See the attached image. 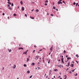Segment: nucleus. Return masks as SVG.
Wrapping results in <instances>:
<instances>
[{
  "mask_svg": "<svg viewBox=\"0 0 79 79\" xmlns=\"http://www.w3.org/2000/svg\"><path fill=\"white\" fill-rule=\"evenodd\" d=\"M50 50L51 52H52V50H53V46H52L51 48H50Z\"/></svg>",
  "mask_w": 79,
  "mask_h": 79,
  "instance_id": "nucleus-1",
  "label": "nucleus"
},
{
  "mask_svg": "<svg viewBox=\"0 0 79 79\" xmlns=\"http://www.w3.org/2000/svg\"><path fill=\"white\" fill-rule=\"evenodd\" d=\"M63 60H64V58H62L61 59V60L62 61V63H63V64H64V61Z\"/></svg>",
  "mask_w": 79,
  "mask_h": 79,
  "instance_id": "nucleus-2",
  "label": "nucleus"
},
{
  "mask_svg": "<svg viewBox=\"0 0 79 79\" xmlns=\"http://www.w3.org/2000/svg\"><path fill=\"white\" fill-rule=\"evenodd\" d=\"M39 58V56H36V58H35V60H38V59Z\"/></svg>",
  "mask_w": 79,
  "mask_h": 79,
  "instance_id": "nucleus-3",
  "label": "nucleus"
},
{
  "mask_svg": "<svg viewBox=\"0 0 79 79\" xmlns=\"http://www.w3.org/2000/svg\"><path fill=\"white\" fill-rule=\"evenodd\" d=\"M57 3H58V4H62L63 3V2L59 1Z\"/></svg>",
  "mask_w": 79,
  "mask_h": 79,
  "instance_id": "nucleus-4",
  "label": "nucleus"
},
{
  "mask_svg": "<svg viewBox=\"0 0 79 79\" xmlns=\"http://www.w3.org/2000/svg\"><path fill=\"white\" fill-rule=\"evenodd\" d=\"M7 50L9 51V52H11V49H8Z\"/></svg>",
  "mask_w": 79,
  "mask_h": 79,
  "instance_id": "nucleus-5",
  "label": "nucleus"
},
{
  "mask_svg": "<svg viewBox=\"0 0 79 79\" xmlns=\"http://www.w3.org/2000/svg\"><path fill=\"white\" fill-rule=\"evenodd\" d=\"M35 65V63H32L31 64V66H34Z\"/></svg>",
  "mask_w": 79,
  "mask_h": 79,
  "instance_id": "nucleus-6",
  "label": "nucleus"
},
{
  "mask_svg": "<svg viewBox=\"0 0 79 79\" xmlns=\"http://www.w3.org/2000/svg\"><path fill=\"white\" fill-rule=\"evenodd\" d=\"M16 67V65H14V66L13 67V69H15V68Z\"/></svg>",
  "mask_w": 79,
  "mask_h": 79,
  "instance_id": "nucleus-7",
  "label": "nucleus"
},
{
  "mask_svg": "<svg viewBox=\"0 0 79 79\" xmlns=\"http://www.w3.org/2000/svg\"><path fill=\"white\" fill-rule=\"evenodd\" d=\"M22 11H24V7H22Z\"/></svg>",
  "mask_w": 79,
  "mask_h": 79,
  "instance_id": "nucleus-8",
  "label": "nucleus"
},
{
  "mask_svg": "<svg viewBox=\"0 0 79 79\" xmlns=\"http://www.w3.org/2000/svg\"><path fill=\"white\" fill-rule=\"evenodd\" d=\"M70 64V63H69V62L68 63V65H66V66H69V64Z\"/></svg>",
  "mask_w": 79,
  "mask_h": 79,
  "instance_id": "nucleus-9",
  "label": "nucleus"
},
{
  "mask_svg": "<svg viewBox=\"0 0 79 79\" xmlns=\"http://www.w3.org/2000/svg\"><path fill=\"white\" fill-rule=\"evenodd\" d=\"M18 49L19 50H21V49H22V50H23L24 48H18Z\"/></svg>",
  "mask_w": 79,
  "mask_h": 79,
  "instance_id": "nucleus-10",
  "label": "nucleus"
},
{
  "mask_svg": "<svg viewBox=\"0 0 79 79\" xmlns=\"http://www.w3.org/2000/svg\"><path fill=\"white\" fill-rule=\"evenodd\" d=\"M29 61V59L28 58H27V62H28Z\"/></svg>",
  "mask_w": 79,
  "mask_h": 79,
  "instance_id": "nucleus-11",
  "label": "nucleus"
},
{
  "mask_svg": "<svg viewBox=\"0 0 79 79\" xmlns=\"http://www.w3.org/2000/svg\"><path fill=\"white\" fill-rule=\"evenodd\" d=\"M30 18H31V19H34V17H30Z\"/></svg>",
  "mask_w": 79,
  "mask_h": 79,
  "instance_id": "nucleus-12",
  "label": "nucleus"
},
{
  "mask_svg": "<svg viewBox=\"0 0 79 79\" xmlns=\"http://www.w3.org/2000/svg\"><path fill=\"white\" fill-rule=\"evenodd\" d=\"M23 66H24V67H27V65H26V64H24Z\"/></svg>",
  "mask_w": 79,
  "mask_h": 79,
  "instance_id": "nucleus-13",
  "label": "nucleus"
},
{
  "mask_svg": "<svg viewBox=\"0 0 79 79\" xmlns=\"http://www.w3.org/2000/svg\"><path fill=\"white\" fill-rule=\"evenodd\" d=\"M67 59L68 60H71V57H67Z\"/></svg>",
  "mask_w": 79,
  "mask_h": 79,
  "instance_id": "nucleus-14",
  "label": "nucleus"
},
{
  "mask_svg": "<svg viewBox=\"0 0 79 79\" xmlns=\"http://www.w3.org/2000/svg\"><path fill=\"white\" fill-rule=\"evenodd\" d=\"M71 67H74V64H72L71 65Z\"/></svg>",
  "mask_w": 79,
  "mask_h": 79,
  "instance_id": "nucleus-15",
  "label": "nucleus"
},
{
  "mask_svg": "<svg viewBox=\"0 0 79 79\" xmlns=\"http://www.w3.org/2000/svg\"><path fill=\"white\" fill-rule=\"evenodd\" d=\"M27 73H28V74H29L30 73V71L29 70H28L27 71Z\"/></svg>",
  "mask_w": 79,
  "mask_h": 79,
  "instance_id": "nucleus-16",
  "label": "nucleus"
},
{
  "mask_svg": "<svg viewBox=\"0 0 79 79\" xmlns=\"http://www.w3.org/2000/svg\"><path fill=\"white\" fill-rule=\"evenodd\" d=\"M7 3H8V4H9V5H11V3L10 2H8Z\"/></svg>",
  "mask_w": 79,
  "mask_h": 79,
  "instance_id": "nucleus-17",
  "label": "nucleus"
},
{
  "mask_svg": "<svg viewBox=\"0 0 79 79\" xmlns=\"http://www.w3.org/2000/svg\"><path fill=\"white\" fill-rule=\"evenodd\" d=\"M16 14H13V16H16Z\"/></svg>",
  "mask_w": 79,
  "mask_h": 79,
  "instance_id": "nucleus-18",
  "label": "nucleus"
},
{
  "mask_svg": "<svg viewBox=\"0 0 79 79\" xmlns=\"http://www.w3.org/2000/svg\"><path fill=\"white\" fill-rule=\"evenodd\" d=\"M45 2V3H48V0H46Z\"/></svg>",
  "mask_w": 79,
  "mask_h": 79,
  "instance_id": "nucleus-19",
  "label": "nucleus"
},
{
  "mask_svg": "<svg viewBox=\"0 0 79 79\" xmlns=\"http://www.w3.org/2000/svg\"><path fill=\"white\" fill-rule=\"evenodd\" d=\"M20 3H21V5H23V2L22 1H21L20 2Z\"/></svg>",
  "mask_w": 79,
  "mask_h": 79,
  "instance_id": "nucleus-20",
  "label": "nucleus"
},
{
  "mask_svg": "<svg viewBox=\"0 0 79 79\" xmlns=\"http://www.w3.org/2000/svg\"><path fill=\"white\" fill-rule=\"evenodd\" d=\"M64 77H65L64 78V79H66L67 76H66V75H65V76H64Z\"/></svg>",
  "mask_w": 79,
  "mask_h": 79,
  "instance_id": "nucleus-21",
  "label": "nucleus"
},
{
  "mask_svg": "<svg viewBox=\"0 0 79 79\" xmlns=\"http://www.w3.org/2000/svg\"><path fill=\"white\" fill-rule=\"evenodd\" d=\"M64 53H66V51L64 50Z\"/></svg>",
  "mask_w": 79,
  "mask_h": 79,
  "instance_id": "nucleus-22",
  "label": "nucleus"
},
{
  "mask_svg": "<svg viewBox=\"0 0 79 79\" xmlns=\"http://www.w3.org/2000/svg\"><path fill=\"white\" fill-rule=\"evenodd\" d=\"M76 56L77 57V58H79V56H78V55H77H77H76Z\"/></svg>",
  "mask_w": 79,
  "mask_h": 79,
  "instance_id": "nucleus-23",
  "label": "nucleus"
},
{
  "mask_svg": "<svg viewBox=\"0 0 79 79\" xmlns=\"http://www.w3.org/2000/svg\"><path fill=\"white\" fill-rule=\"evenodd\" d=\"M35 11H36V12H38L39 11V10L38 9H37L35 10Z\"/></svg>",
  "mask_w": 79,
  "mask_h": 79,
  "instance_id": "nucleus-24",
  "label": "nucleus"
},
{
  "mask_svg": "<svg viewBox=\"0 0 79 79\" xmlns=\"http://www.w3.org/2000/svg\"><path fill=\"white\" fill-rule=\"evenodd\" d=\"M75 71V69H74L72 70V72H74V71Z\"/></svg>",
  "mask_w": 79,
  "mask_h": 79,
  "instance_id": "nucleus-25",
  "label": "nucleus"
},
{
  "mask_svg": "<svg viewBox=\"0 0 79 79\" xmlns=\"http://www.w3.org/2000/svg\"><path fill=\"white\" fill-rule=\"evenodd\" d=\"M53 9H54V10H55L56 9V8L55 7V6H54L53 7Z\"/></svg>",
  "mask_w": 79,
  "mask_h": 79,
  "instance_id": "nucleus-26",
  "label": "nucleus"
},
{
  "mask_svg": "<svg viewBox=\"0 0 79 79\" xmlns=\"http://www.w3.org/2000/svg\"><path fill=\"white\" fill-rule=\"evenodd\" d=\"M23 54H26V53H27V52H24L23 53Z\"/></svg>",
  "mask_w": 79,
  "mask_h": 79,
  "instance_id": "nucleus-27",
  "label": "nucleus"
},
{
  "mask_svg": "<svg viewBox=\"0 0 79 79\" xmlns=\"http://www.w3.org/2000/svg\"><path fill=\"white\" fill-rule=\"evenodd\" d=\"M11 6H14V4H13V3H12L11 4Z\"/></svg>",
  "mask_w": 79,
  "mask_h": 79,
  "instance_id": "nucleus-28",
  "label": "nucleus"
},
{
  "mask_svg": "<svg viewBox=\"0 0 79 79\" xmlns=\"http://www.w3.org/2000/svg\"><path fill=\"white\" fill-rule=\"evenodd\" d=\"M9 8L10 10H12V9H11V8L10 7H9Z\"/></svg>",
  "mask_w": 79,
  "mask_h": 79,
  "instance_id": "nucleus-29",
  "label": "nucleus"
},
{
  "mask_svg": "<svg viewBox=\"0 0 79 79\" xmlns=\"http://www.w3.org/2000/svg\"><path fill=\"white\" fill-rule=\"evenodd\" d=\"M32 75H31V76H30V78H32Z\"/></svg>",
  "mask_w": 79,
  "mask_h": 79,
  "instance_id": "nucleus-30",
  "label": "nucleus"
},
{
  "mask_svg": "<svg viewBox=\"0 0 79 79\" xmlns=\"http://www.w3.org/2000/svg\"><path fill=\"white\" fill-rule=\"evenodd\" d=\"M57 70H57V69H55L54 70V71H57Z\"/></svg>",
  "mask_w": 79,
  "mask_h": 79,
  "instance_id": "nucleus-31",
  "label": "nucleus"
},
{
  "mask_svg": "<svg viewBox=\"0 0 79 79\" xmlns=\"http://www.w3.org/2000/svg\"><path fill=\"white\" fill-rule=\"evenodd\" d=\"M73 5H76V2H73Z\"/></svg>",
  "mask_w": 79,
  "mask_h": 79,
  "instance_id": "nucleus-32",
  "label": "nucleus"
},
{
  "mask_svg": "<svg viewBox=\"0 0 79 79\" xmlns=\"http://www.w3.org/2000/svg\"><path fill=\"white\" fill-rule=\"evenodd\" d=\"M76 62L77 63V64H78L79 63H78V62H77V61H76Z\"/></svg>",
  "mask_w": 79,
  "mask_h": 79,
  "instance_id": "nucleus-33",
  "label": "nucleus"
},
{
  "mask_svg": "<svg viewBox=\"0 0 79 79\" xmlns=\"http://www.w3.org/2000/svg\"><path fill=\"white\" fill-rule=\"evenodd\" d=\"M48 63L49 64L50 63V60H49V61L48 62Z\"/></svg>",
  "mask_w": 79,
  "mask_h": 79,
  "instance_id": "nucleus-34",
  "label": "nucleus"
},
{
  "mask_svg": "<svg viewBox=\"0 0 79 79\" xmlns=\"http://www.w3.org/2000/svg\"><path fill=\"white\" fill-rule=\"evenodd\" d=\"M78 5V3H77L76 4V6H77V5Z\"/></svg>",
  "mask_w": 79,
  "mask_h": 79,
  "instance_id": "nucleus-35",
  "label": "nucleus"
},
{
  "mask_svg": "<svg viewBox=\"0 0 79 79\" xmlns=\"http://www.w3.org/2000/svg\"><path fill=\"white\" fill-rule=\"evenodd\" d=\"M34 47H35V48H36V47H37V46L35 45L34 46Z\"/></svg>",
  "mask_w": 79,
  "mask_h": 79,
  "instance_id": "nucleus-36",
  "label": "nucleus"
},
{
  "mask_svg": "<svg viewBox=\"0 0 79 79\" xmlns=\"http://www.w3.org/2000/svg\"><path fill=\"white\" fill-rule=\"evenodd\" d=\"M25 16H26V17H27V15H26V14H25Z\"/></svg>",
  "mask_w": 79,
  "mask_h": 79,
  "instance_id": "nucleus-37",
  "label": "nucleus"
},
{
  "mask_svg": "<svg viewBox=\"0 0 79 79\" xmlns=\"http://www.w3.org/2000/svg\"><path fill=\"white\" fill-rule=\"evenodd\" d=\"M45 5H46V6L47 5V3H45Z\"/></svg>",
  "mask_w": 79,
  "mask_h": 79,
  "instance_id": "nucleus-38",
  "label": "nucleus"
},
{
  "mask_svg": "<svg viewBox=\"0 0 79 79\" xmlns=\"http://www.w3.org/2000/svg\"><path fill=\"white\" fill-rule=\"evenodd\" d=\"M51 15L52 16H53L52 14H51Z\"/></svg>",
  "mask_w": 79,
  "mask_h": 79,
  "instance_id": "nucleus-39",
  "label": "nucleus"
},
{
  "mask_svg": "<svg viewBox=\"0 0 79 79\" xmlns=\"http://www.w3.org/2000/svg\"><path fill=\"white\" fill-rule=\"evenodd\" d=\"M2 15L3 16H4V15H5V13H3V14H2Z\"/></svg>",
  "mask_w": 79,
  "mask_h": 79,
  "instance_id": "nucleus-40",
  "label": "nucleus"
},
{
  "mask_svg": "<svg viewBox=\"0 0 79 79\" xmlns=\"http://www.w3.org/2000/svg\"><path fill=\"white\" fill-rule=\"evenodd\" d=\"M28 51H29V50H27L26 52L27 53V52H28Z\"/></svg>",
  "mask_w": 79,
  "mask_h": 79,
  "instance_id": "nucleus-41",
  "label": "nucleus"
},
{
  "mask_svg": "<svg viewBox=\"0 0 79 79\" xmlns=\"http://www.w3.org/2000/svg\"><path fill=\"white\" fill-rule=\"evenodd\" d=\"M63 3H64L65 4V2H64V1H63Z\"/></svg>",
  "mask_w": 79,
  "mask_h": 79,
  "instance_id": "nucleus-42",
  "label": "nucleus"
},
{
  "mask_svg": "<svg viewBox=\"0 0 79 79\" xmlns=\"http://www.w3.org/2000/svg\"><path fill=\"white\" fill-rule=\"evenodd\" d=\"M8 7H9V6H10V5H9V4H8Z\"/></svg>",
  "mask_w": 79,
  "mask_h": 79,
  "instance_id": "nucleus-43",
  "label": "nucleus"
},
{
  "mask_svg": "<svg viewBox=\"0 0 79 79\" xmlns=\"http://www.w3.org/2000/svg\"><path fill=\"white\" fill-rule=\"evenodd\" d=\"M18 9H19V6H18Z\"/></svg>",
  "mask_w": 79,
  "mask_h": 79,
  "instance_id": "nucleus-44",
  "label": "nucleus"
},
{
  "mask_svg": "<svg viewBox=\"0 0 79 79\" xmlns=\"http://www.w3.org/2000/svg\"><path fill=\"white\" fill-rule=\"evenodd\" d=\"M35 50H34L33 52V53H34V52H35Z\"/></svg>",
  "mask_w": 79,
  "mask_h": 79,
  "instance_id": "nucleus-45",
  "label": "nucleus"
},
{
  "mask_svg": "<svg viewBox=\"0 0 79 79\" xmlns=\"http://www.w3.org/2000/svg\"><path fill=\"white\" fill-rule=\"evenodd\" d=\"M61 1H62V0H60L59 1L60 2H61Z\"/></svg>",
  "mask_w": 79,
  "mask_h": 79,
  "instance_id": "nucleus-46",
  "label": "nucleus"
},
{
  "mask_svg": "<svg viewBox=\"0 0 79 79\" xmlns=\"http://www.w3.org/2000/svg\"><path fill=\"white\" fill-rule=\"evenodd\" d=\"M39 62H38V64H37L38 66H39Z\"/></svg>",
  "mask_w": 79,
  "mask_h": 79,
  "instance_id": "nucleus-47",
  "label": "nucleus"
},
{
  "mask_svg": "<svg viewBox=\"0 0 79 79\" xmlns=\"http://www.w3.org/2000/svg\"><path fill=\"white\" fill-rule=\"evenodd\" d=\"M69 73H70V74H71L72 73H71V71Z\"/></svg>",
  "mask_w": 79,
  "mask_h": 79,
  "instance_id": "nucleus-48",
  "label": "nucleus"
},
{
  "mask_svg": "<svg viewBox=\"0 0 79 79\" xmlns=\"http://www.w3.org/2000/svg\"><path fill=\"white\" fill-rule=\"evenodd\" d=\"M76 76H77V73L75 75Z\"/></svg>",
  "mask_w": 79,
  "mask_h": 79,
  "instance_id": "nucleus-49",
  "label": "nucleus"
},
{
  "mask_svg": "<svg viewBox=\"0 0 79 79\" xmlns=\"http://www.w3.org/2000/svg\"><path fill=\"white\" fill-rule=\"evenodd\" d=\"M46 78H48V76H47L46 77Z\"/></svg>",
  "mask_w": 79,
  "mask_h": 79,
  "instance_id": "nucleus-50",
  "label": "nucleus"
},
{
  "mask_svg": "<svg viewBox=\"0 0 79 79\" xmlns=\"http://www.w3.org/2000/svg\"><path fill=\"white\" fill-rule=\"evenodd\" d=\"M40 51H42V49H41L40 50Z\"/></svg>",
  "mask_w": 79,
  "mask_h": 79,
  "instance_id": "nucleus-51",
  "label": "nucleus"
},
{
  "mask_svg": "<svg viewBox=\"0 0 79 79\" xmlns=\"http://www.w3.org/2000/svg\"><path fill=\"white\" fill-rule=\"evenodd\" d=\"M34 11V9H33L32 10H31V11Z\"/></svg>",
  "mask_w": 79,
  "mask_h": 79,
  "instance_id": "nucleus-52",
  "label": "nucleus"
},
{
  "mask_svg": "<svg viewBox=\"0 0 79 79\" xmlns=\"http://www.w3.org/2000/svg\"><path fill=\"white\" fill-rule=\"evenodd\" d=\"M4 69V68L3 67V68H2V70H3V69Z\"/></svg>",
  "mask_w": 79,
  "mask_h": 79,
  "instance_id": "nucleus-53",
  "label": "nucleus"
},
{
  "mask_svg": "<svg viewBox=\"0 0 79 79\" xmlns=\"http://www.w3.org/2000/svg\"><path fill=\"white\" fill-rule=\"evenodd\" d=\"M69 69V68H67L66 69V70H68Z\"/></svg>",
  "mask_w": 79,
  "mask_h": 79,
  "instance_id": "nucleus-54",
  "label": "nucleus"
},
{
  "mask_svg": "<svg viewBox=\"0 0 79 79\" xmlns=\"http://www.w3.org/2000/svg\"><path fill=\"white\" fill-rule=\"evenodd\" d=\"M68 56H66V58H67V57H68Z\"/></svg>",
  "mask_w": 79,
  "mask_h": 79,
  "instance_id": "nucleus-55",
  "label": "nucleus"
},
{
  "mask_svg": "<svg viewBox=\"0 0 79 79\" xmlns=\"http://www.w3.org/2000/svg\"><path fill=\"white\" fill-rule=\"evenodd\" d=\"M7 0V1H8V2H10V0Z\"/></svg>",
  "mask_w": 79,
  "mask_h": 79,
  "instance_id": "nucleus-56",
  "label": "nucleus"
},
{
  "mask_svg": "<svg viewBox=\"0 0 79 79\" xmlns=\"http://www.w3.org/2000/svg\"><path fill=\"white\" fill-rule=\"evenodd\" d=\"M56 11H58V9H56Z\"/></svg>",
  "mask_w": 79,
  "mask_h": 79,
  "instance_id": "nucleus-57",
  "label": "nucleus"
},
{
  "mask_svg": "<svg viewBox=\"0 0 79 79\" xmlns=\"http://www.w3.org/2000/svg\"><path fill=\"white\" fill-rule=\"evenodd\" d=\"M46 74H45L44 76H46Z\"/></svg>",
  "mask_w": 79,
  "mask_h": 79,
  "instance_id": "nucleus-58",
  "label": "nucleus"
},
{
  "mask_svg": "<svg viewBox=\"0 0 79 79\" xmlns=\"http://www.w3.org/2000/svg\"><path fill=\"white\" fill-rule=\"evenodd\" d=\"M54 78H55V76H54Z\"/></svg>",
  "mask_w": 79,
  "mask_h": 79,
  "instance_id": "nucleus-59",
  "label": "nucleus"
},
{
  "mask_svg": "<svg viewBox=\"0 0 79 79\" xmlns=\"http://www.w3.org/2000/svg\"><path fill=\"white\" fill-rule=\"evenodd\" d=\"M50 53H49V55H50Z\"/></svg>",
  "mask_w": 79,
  "mask_h": 79,
  "instance_id": "nucleus-60",
  "label": "nucleus"
},
{
  "mask_svg": "<svg viewBox=\"0 0 79 79\" xmlns=\"http://www.w3.org/2000/svg\"><path fill=\"white\" fill-rule=\"evenodd\" d=\"M58 61H60V60H58Z\"/></svg>",
  "mask_w": 79,
  "mask_h": 79,
  "instance_id": "nucleus-61",
  "label": "nucleus"
},
{
  "mask_svg": "<svg viewBox=\"0 0 79 79\" xmlns=\"http://www.w3.org/2000/svg\"><path fill=\"white\" fill-rule=\"evenodd\" d=\"M58 77H61L60 76Z\"/></svg>",
  "mask_w": 79,
  "mask_h": 79,
  "instance_id": "nucleus-62",
  "label": "nucleus"
},
{
  "mask_svg": "<svg viewBox=\"0 0 79 79\" xmlns=\"http://www.w3.org/2000/svg\"><path fill=\"white\" fill-rule=\"evenodd\" d=\"M28 58H30V56H28Z\"/></svg>",
  "mask_w": 79,
  "mask_h": 79,
  "instance_id": "nucleus-63",
  "label": "nucleus"
},
{
  "mask_svg": "<svg viewBox=\"0 0 79 79\" xmlns=\"http://www.w3.org/2000/svg\"><path fill=\"white\" fill-rule=\"evenodd\" d=\"M17 79H19V77H18V78H17Z\"/></svg>",
  "mask_w": 79,
  "mask_h": 79,
  "instance_id": "nucleus-64",
  "label": "nucleus"
}]
</instances>
